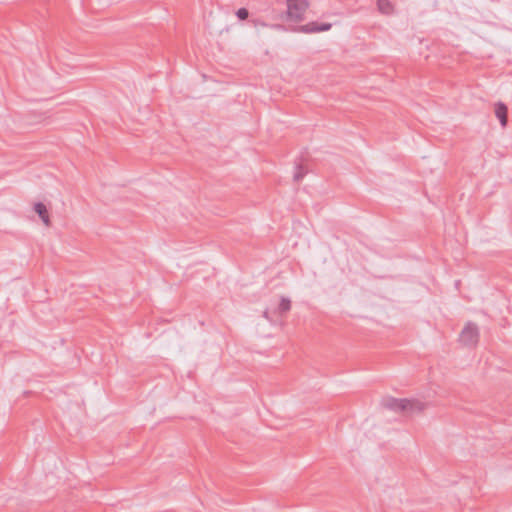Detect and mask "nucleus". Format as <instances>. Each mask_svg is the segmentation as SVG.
<instances>
[{
	"instance_id": "obj_8",
	"label": "nucleus",
	"mask_w": 512,
	"mask_h": 512,
	"mask_svg": "<svg viewBox=\"0 0 512 512\" xmlns=\"http://www.w3.org/2000/svg\"><path fill=\"white\" fill-rule=\"evenodd\" d=\"M307 173H308V170L302 164L297 165L296 171L293 176L294 181L295 182L301 181Z\"/></svg>"
},
{
	"instance_id": "obj_3",
	"label": "nucleus",
	"mask_w": 512,
	"mask_h": 512,
	"mask_svg": "<svg viewBox=\"0 0 512 512\" xmlns=\"http://www.w3.org/2000/svg\"><path fill=\"white\" fill-rule=\"evenodd\" d=\"M308 7L305 0H287V14L290 19L301 21Z\"/></svg>"
},
{
	"instance_id": "obj_7",
	"label": "nucleus",
	"mask_w": 512,
	"mask_h": 512,
	"mask_svg": "<svg viewBox=\"0 0 512 512\" xmlns=\"http://www.w3.org/2000/svg\"><path fill=\"white\" fill-rule=\"evenodd\" d=\"M377 7L380 13L390 15L394 12V6L389 0H377Z\"/></svg>"
},
{
	"instance_id": "obj_1",
	"label": "nucleus",
	"mask_w": 512,
	"mask_h": 512,
	"mask_svg": "<svg viewBox=\"0 0 512 512\" xmlns=\"http://www.w3.org/2000/svg\"><path fill=\"white\" fill-rule=\"evenodd\" d=\"M382 406L394 412L420 413L425 410L427 404L417 399H398L386 397L382 400Z\"/></svg>"
},
{
	"instance_id": "obj_5",
	"label": "nucleus",
	"mask_w": 512,
	"mask_h": 512,
	"mask_svg": "<svg viewBox=\"0 0 512 512\" xmlns=\"http://www.w3.org/2000/svg\"><path fill=\"white\" fill-rule=\"evenodd\" d=\"M34 211L38 214V216L40 217V219L42 220V222L44 223L45 226H47V227L51 226V220H50L48 209L43 203H41V202L35 203Z\"/></svg>"
},
{
	"instance_id": "obj_6",
	"label": "nucleus",
	"mask_w": 512,
	"mask_h": 512,
	"mask_svg": "<svg viewBox=\"0 0 512 512\" xmlns=\"http://www.w3.org/2000/svg\"><path fill=\"white\" fill-rule=\"evenodd\" d=\"M495 115L499 119L501 126L506 127L507 122H508V108L504 103H502V102L496 103Z\"/></svg>"
},
{
	"instance_id": "obj_2",
	"label": "nucleus",
	"mask_w": 512,
	"mask_h": 512,
	"mask_svg": "<svg viewBox=\"0 0 512 512\" xmlns=\"http://www.w3.org/2000/svg\"><path fill=\"white\" fill-rule=\"evenodd\" d=\"M479 339L480 331L477 324L469 321L460 332L458 341L462 346L474 349L478 345Z\"/></svg>"
},
{
	"instance_id": "obj_11",
	"label": "nucleus",
	"mask_w": 512,
	"mask_h": 512,
	"mask_svg": "<svg viewBox=\"0 0 512 512\" xmlns=\"http://www.w3.org/2000/svg\"><path fill=\"white\" fill-rule=\"evenodd\" d=\"M264 316H265L266 318H268V312H267V311H265V312H264Z\"/></svg>"
},
{
	"instance_id": "obj_9",
	"label": "nucleus",
	"mask_w": 512,
	"mask_h": 512,
	"mask_svg": "<svg viewBox=\"0 0 512 512\" xmlns=\"http://www.w3.org/2000/svg\"><path fill=\"white\" fill-rule=\"evenodd\" d=\"M290 309H291V301L286 297H282L281 301L279 303V306H278V312L282 315V314L287 313Z\"/></svg>"
},
{
	"instance_id": "obj_4",
	"label": "nucleus",
	"mask_w": 512,
	"mask_h": 512,
	"mask_svg": "<svg viewBox=\"0 0 512 512\" xmlns=\"http://www.w3.org/2000/svg\"><path fill=\"white\" fill-rule=\"evenodd\" d=\"M331 26L332 25L330 23L319 24L318 22H310L305 25L299 26L296 29V31L301 32V33L310 34V33L328 31V30H330Z\"/></svg>"
},
{
	"instance_id": "obj_10",
	"label": "nucleus",
	"mask_w": 512,
	"mask_h": 512,
	"mask_svg": "<svg viewBox=\"0 0 512 512\" xmlns=\"http://www.w3.org/2000/svg\"><path fill=\"white\" fill-rule=\"evenodd\" d=\"M236 15L240 20H246L249 16V12L246 8H240L237 10Z\"/></svg>"
}]
</instances>
